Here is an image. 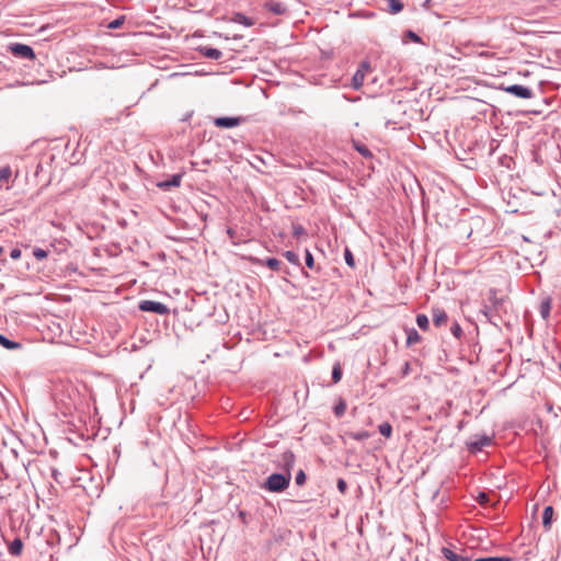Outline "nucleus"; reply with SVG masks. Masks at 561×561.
<instances>
[{"mask_svg": "<svg viewBox=\"0 0 561 561\" xmlns=\"http://www.w3.org/2000/svg\"><path fill=\"white\" fill-rule=\"evenodd\" d=\"M492 444V437L488 435H481L471 439L467 443V448L471 454H477L481 451L484 447L490 446Z\"/></svg>", "mask_w": 561, "mask_h": 561, "instance_id": "nucleus-5", "label": "nucleus"}, {"mask_svg": "<svg viewBox=\"0 0 561 561\" xmlns=\"http://www.w3.org/2000/svg\"><path fill=\"white\" fill-rule=\"evenodd\" d=\"M405 36L409 37L414 43H421V37L417 34H415L413 31H408L405 33Z\"/></svg>", "mask_w": 561, "mask_h": 561, "instance_id": "nucleus-38", "label": "nucleus"}, {"mask_svg": "<svg viewBox=\"0 0 561 561\" xmlns=\"http://www.w3.org/2000/svg\"><path fill=\"white\" fill-rule=\"evenodd\" d=\"M290 480L291 473H272L263 483V489L270 492L279 493L289 486Z\"/></svg>", "mask_w": 561, "mask_h": 561, "instance_id": "nucleus-1", "label": "nucleus"}, {"mask_svg": "<svg viewBox=\"0 0 561 561\" xmlns=\"http://www.w3.org/2000/svg\"><path fill=\"white\" fill-rule=\"evenodd\" d=\"M370 70H371L370 64L368 61H363L352 78L351 87L354 90H359L364 84L366 75Z\"/></svg>", "mask_w": 561, "mask_h": 561, "instance_id": "nucleus-4", "label": "nucleus"}, {"mask_svg": "<svg viewBox=\"0 0 561 561\" xmlns=\"http://www.w3.org/2000/svg\"><path fill=\"white\" fill-rule=\"evenodd\" d=\"M199 51L204 57L214 59V60H218L222 57V53L219 49L208 47V46L201 47Z\"/></svg>", "mask_w": 561, "mask_h": 561, "instance_id": "nucleus-12", "label": "nucleus"}, {"mask_svg": "<svg viewBox=\"0 0 561 561\" xmlns=\"http://www.w3.org/2000/svg\"><path fill=\"white\" fill-rule=\"evenodd\" d=\"M450 332L451 334L456 337V339H460L461 335H462V329L461 327L459 325L458 322H454L451 328H450Z\"/></svg>", "mask_w": 561, "mask_h": 561, "instance_id": "nucleus-33", "label": "nucleus"}, {"mask_svg": "<svg viewBox=\"0 0 561 561\" xmlns=\"http://www.w3.org/2000/svg\"><path fill=\"white\" fill-rule=\"evenodd\" d=\"M33 255L38 260L42 261L47 257L48 252L42 248H35L33 250Z\"/></svg>", "mask_w": 561, "mask_h": 561, "instance_id": "nucleus-32", "label": "nucleus"}, {"mask_svg": "<svg viewBox=\"0 0 561 561\" xmlns=\"http://www.w3.org/2000/svg\"><path fill=\"white\" fill-rule=\"evenodd\" d=\"M551 310V299L546 298L540 304V314L543 319H548Z\"/></svg>", "mask_w": 561, "mask_h": 561, "instance_id": "nucleus-20", "label": "nucleus"}, {"mask_svg": "<svg viewBox=\"0 0 561 561\" xmlns=\"http://www.w3.org/2000/svg\"><path fill=\"white\" fill-rule=\"evenodd\" d=\"M388 2V11L391 14H397L403 10V3L401 0H386Z\"/></svg>", "mask_w": 561, "mask_h": 561, "instance_id": "nucleus-19", "label": "nucleus"}, {"mask_svg": "<svg viewBox=\"0 0 561 561\" xmlns=\"http://www.w3.org/2000/svg\"><path fill=\"white\" fill-rule=\"evenodd\" d=\"M553 507L546 506L542 513V524L546 529L551 527L552 518H553Z\"/></svg>", "mask_w": 561, "mask_h": 561, "instance_id": "nucleus-16", "label": "nucleus"}, {"mask_svg": "<svg viewBox=\"0 0 561 561\" xmlns=\"http://www.w3.org/2000/svg\"><path fill=\"white\" fill-rule=\"evenodd\" d=\"M344 259H345L346 264L350 267H355V260H354L353 253L351 252V250L348 248H345Z\"/></svg>", "mask_w": 561, "mask_h": 561, "instance_id": "nucleus-31", "label": "nucleus"}, {"mask_svg": "<svg viewBox=\"0 0 561 561\" xmlns=\"http://www.w3.org/2000/svg\"><path fill=\"white\" fill-rule=\"evenodd\" d=\"M354 148L365 158H370L373 156L371 151L364 144L355 142Z\"/></svg>", "mask_w": 561, "mask_h": 561, "instance_id": "nucleus-27", "label": "nucleus"}, {"mask_svg": "<svg viewBox=\"0 0 561 561\" xmlns=\"http://www.w3.org/2000/svg\"><path fill=\"white\" fill-rule=\"evenodd\" d=\"M432 316H433V323L436 327H442V325L446 324L448 321V316L443 309L433 308Z\"/></svg>", "mask_w": 561, "mask_h": 561, "instance_id": "nucleus-10", "label": "nucleus"}, {"mask_svg": "<svg viewBox=\"0 0 561 561\" xmlns=\"http://www.w3.org/2000/svg\"><path fill=\"white\" fill-rule=\"evenodd\" d=\"M473 561H511V558L506 557H484V558H478Z\"/></svg>", "mask_w": 561, "mask_h": 561, "instance_id": "nucleus-34", "label": "nucleus"}, {"mask_svg": "<svg viewBox=\"0 0 561 561\" xmlns=\"http://www.w3.org/2000/svg\"><path fill=\"white\" fill-rule=\"evenodd\" d=\"M442 553L448 561H471L469 557L462 553H457L448 547H443Z\"/></svg>", "mask_w": 561, "mask_h": 561, "instance_id": "nucleus-9", "label": "nucleus"}, {"mask_svg": "<svg viewBox=\"0 0 561 561\" xmlns=\"http://www.w3.org/2000/svg\"><path fill=\"white\" fill-rule=\"evenodd\" d=\"M405 332H407L408 346H411V345H414V344L421 342L422 337L414 328L407 329Z\"/></svg>", "mask_w": 561, "mask_h": 561, "instance_id": "nucleus-15", "label": "nucleus"}, {"mask_svg": "<svg viewBox=\"0 0 561 561\" xmlns=\"http://www.w3.org/2000/svg\"><path fill=\"white\" fill-rule=\"evenodd\" d=\"M305 261H306V265L309 268H313L314 267V259H313V255L311 254V252L309 250H306Z\"/></svg>", "mask_w": 561, "mask_h": 561, "instance_id": "nucleus-35", "label": "nucleus"}, {"mask_svg": "<svg viewBox=\"0 0 561 561\" xmlns=\"http://www.w3.org/2000/svg\"><path fill=\"white\" fill-rule=\"evenodd\" d=\"M347 436L354 440L363 442L370 437V434L367 431L359 432H348Z\"/></svg>", "mask_w": 561, "mask_h": 561, "instance_id": "nucleus-22", "label": "nucleus"}, {"mask_svg": "<svg viewBox=\"0 0 561 561\" xmlns=\"http://www.w3.org/2000/svg\"><path fill=\"white\" fill-rule=\"evenodd\" d=\"M416 323L421 330L426 331L430 327V321L426 314L419 313L416 316Z\"/></svg>", "mask_w": 561, "mask_h": 561, "instance_id": "nucleus-25", "label": "nucleus"}, {"mask_svg": "<svg viewBox=\"0 0 561 561\" xmlns=\"http://www.w3.org/2000/svg\"><path fill=\"white\" fill-rule=\"evenodd\" d=\"M336 486H337V490L344 494L347 490V484H346V481L344 479H339L337 480V483H336Z\"/></svg>", "mask_w": 561, "mask_h": 561, "instance_id": "nucleus-37", "label": "nucleus"}, {"mask_svg": "<svg viewBox=\"0 0 561 561\" xmlns=\"http://www.w3.org/2000/svg\"><path fill=\"white\" fill-rule=\"evenodd\" d=\"M379 433L386 438H390L392 435V426L389 422H383L378 426Z\"/></svg>", "mask_w": 561, "mask_h": 561, "instance_id": "nucleus-24", "label": "nucleus"}, {"mask_svg": "<svg viewBox=\"0 0 561 561\" xmlns=\"http://www.w3.org/2000/svg\"><path fill=\"white\" fill-rule=\"evenodd\" d=\"M239 516H240V518H242V519L244 520V518H245V513H244V512H240V513H239Z\"/></svg>", "mask_w": 561, "mask_h": 561, "instance_id": "nucleus-44", "label": "nucleus"}, {"mask_svg": "<svg viewBox=\"0 0 561 561\" xmlns=\"http://www.w3.org/2000/svg\"><path fill=\"white\" fill-rule=\"evenodd\" d=\"M488 501H489V495L484 492L480 493V495L478 497V502L483 505V504H486Z\"/></svg>", "mask_w": 561, "mask_h": 561, "instance_id": "nucleus-40", "label": "nucleus"}, {"mask_svg": "<svg viewBox=\"0 0 561 561\" xmlns=\"http://www.w3.org/2000/svg\"><path fill=\"white\" fill-rule=\"evenodd\" d=\"M409 371V363H405V366H404V371L403 374L407 375Z\"/></svg>", "mask_w": 561, "mask_h": 561, "instance_id": "nucleus-43", "label": "nucleus"}, {"mask_svg": "<svg viewBox=\"0 0 561 561\" xmlns=\"http://www.w3.org/2000/svg\"><path fill=\"white\" fill-rule=\"evenodd\" d=\"M0 344L7 350H15L21 347L20 343L11 341L2 334H0Z\"/></svg>", "mask_w": 561, "mask_h": 561, "instance_id": "nucleus-21", "label": "nucleus"}, {"mask_svg": "<svg viewBox=\"0 0 561 561\" xmlns=\"http://www.w3.org/2000/svg\"><path fill=\"white\" fill-rule=\"evenodd\" d=\"M23 550V542L20 538H15L9 546V552L12 556H20Z\"/></svg>", "mask_w": 561, "mask_h": 561, "instance_id": "nucleus-18", "label": "nucleus"}, {"mask_svg": "<svg viewBox=\"0 0 561 561\" xmlns=\"http://www.w3.org/2000/svg\"><path fill=\"white\" fill-rule=\"evenodd\" d=\"M503 90L519 99H531L534 95V92L530 88L522 84H512L503 88Z\"/></svg>", "mask_w": 561, "mask_h": 561, "instance_id": "nucleus-6", "label": "nucleus"}, {"mask_svg": "<svg viewBox=\"0 0 561 561\" xmlns=\"http://www.w3.org/2000/svg\"><path fill=\"white\" fill-rule=\"evenodd\" d=\"M138 308L140 311L153 312L160 316H165L170 312L169 308L164 304L153 300H141Z\"/></svg>", "mask_w": 561, "mask_h": 561, "instance_id": "nucleus-3", "label": "nucleus"}, {"mask_svg": "<svg viewBox=\"0 0 561 561\" xmlns=\"http://www.w3.org/2000/svg\"><path fill=\"white\" fill-rule=\"evenodd\" d=\"M305 231V229L301 226H297L294 228V234L299 236Z\"/></svg>", "mask_w": 561, "mask_h": 561, "instance_id": "nucleus-41", "label": "nucleus"}, {"mask_svg": "<svg viewBox=\"0 0 561 561\" xmlns=\"http://www.w3.org/2000/svg\"><path fill=\"white\" fill-rule=\"evenodd\" d=\"M125 23V16H118L117 19L113 20L108 23L107 27L111 30L119 28Z\"/></svg>", "mask_w": 561, "mask_h": 561, "instance_id": "nucleus-29", "label": "nucleus"}, {"mask_svg": "<svg viewBox=\"0 0 561 561\" xmlns=\"http://www.w3.org/2000/svg\"><path fill=\"white\" fill-rule=\"evenodd\" d=\"M334 414L336 417H342L346 411V402L342 398L339 399L337 403L335 404Z\"/></svg>", "mask_w": 561, "mask_h": 561, "instance_id": "nucleus-23", "label": "nucleus"}, {"mask_svg": "<svg viewBox=\"0 0 561 561\" xmlns=\"http://www.w3.org/2000/svg\"><path fill=\"white\" fill-rule=\"evenodd\" d=\"M8 50L18 58L33 60L35 53L33 48L26 44L13 43L8 46Z\"/></svg>", "mask_w": 561, "mask_h": 561, "instance_id": "nucleus-2", "label": "nucleus"}, {"mask_svg": "<svg viewBox=\"0 0 561 561\" xmlns=\"http://www.w3.org/2000/svg\"><path fill=\"white\" fill-rule=\"evenodd\" d=\"M3 253V248L0 247V255Z\"/></svg>", "mask_w": 561, "mask_h": 561, "instance_id": "nucleus-45", "label": "nucleus"}, {"mask_svg": "<svg viewBox=\"0 0 561 561\" xmlns=\"http://www.w3.org/2000/svg\"><path fill=\"white\" fill-rule=\"evenodd\" d=\"M257 264H264L268 268H271L274 272H279L282 267V262L277 260L276 257H267L264 261L263 260H256Z\"/></svg>", "mask_w": 561, "mask_h": 561, "instance_id": "nucleus-13", "label": "nucleus"}, {"mask_svg": "<svg viewBox=\"0 0 561 561\" xmlns=\"http://www.w3.org/2000/svg\"><path fill=\"white\" fill-rule=\"evenodd\" d=\"M342 378V367L341 364L337 362L334 364L332 368V381L333 383H337Z\"/></svg>", "mask_w": 561, "mask_h": 561, "instance_id": "nucleus-26", "label": "nucleus"}, {"mask_svg": "<svg viewBox=\"0 0 561 561\" xmlns=\"http://www.w3.org/2000/svg\"><path fill=\"white\" fill-rule=\"evenodd\" d=\"M242 122H243L242 117L224 116V117H217L214 121V124L216 127H219V128H233L236 126H239Z\"/></svg>", "mask_w": 561, "mask_h": 561, "instance_id": "nucleus-8", "label": "nucleus"}, {"mask_svg": "<svg viewBox=\"0 0 561 561\" xmlns=\"http://www.w3.org/2000/svg\"><path fill=\"white\" fill-rule=\"evenodd\" d=\"M12 172L10 167H4L0 169V182H7L11 178Z\"/></svg>", "mask_w": 561, "mask_h": 561, "instance_id": "nucleus-30", "label": "nucleus"}, {"mask_svg": "<svg viewBox=\"0 0 561 561\" xmlns=\"http://www.w3.org/2000/svg\"><path fill=\"white\" fill-rule=\"evenodd\" d=\"M232 21L234 23L244 25L247 27H250V26L254 25L253 19L247 16L245 14H243L241 12L234 13L233 16H232Z\"/></svg>", "mask_w": 561, "mask_h": 561, "instance_id": "nucleus-14", "label": "nucleus"}, {"mask_svg": "<svg viewBox=\"0 0 561 561\" xmlns=\"http://www.w3.org/2000/svg\"><path fill=\"white\" fill-rule=\"evenodd\" d=\"M21 254H22V252H21V250H20L19 248H14V249H12V250H11V252H10V256H11V259H12V260H18V259H20V257H21Z\"/></svg>", "mask_w": 561, "mask_h": 561, "instance_id": "nucleus-39", "label": "nucleus"}, {"mask_svg": "<svg viewBox=\"0 0 561 561\" xmlns=\"http://www.w3.org/2000/svg\"><path fill=\"white\" fill-rule=\"evenodd\" d=\"M306 473L304 470H299L296 474L295 482L297 485H302L306 482Z\"/></svg>", "mask_w": 561, "mask_h": 561, "instance_id": "nucleus-36", "label": "nucleus"}, {"mask_svg": "<svg viewBox=\"0 0 561 561\" xmlns=\"http://www.w3.org/2000/svg\"><path fill=\"white\" fill-rule=\"evenodd\" d=\"M182 175L181 174H174L172 178L168 181H164L159 184L161 188H169V187H178L181 185Z\"/></svg>", "mask_w": 561, "mask_h": 561, "instance_id": "nucleus-17", "label": "nucleus"}, {"mask_svg": "<svg viewBox=\"0 0 561 561\" xmlns=\"http://www.w3.org/2000/svg\"><path fill=\"white\" fill-rule=\"evenodd\" d=\"M59 474H60V473H59L56 469H53V471H51V476H53V478L55 479V481H56V482H58V483H60L59 478H58V477H59Z\"/></svg>", "mask_w": 561, "mask_h": 561, "instance_id": "nucleus-42", "label": "nucleus"}, {"mask_svg": "<svg viewBox=\"0 0 561 561\" xmlns=\"http://www.w3.org/2000/svg\"><path fill=\"white\" fill-rule=\"evenodd\" d=\"M264 7L267 11L274 13L275 15H282L286 12V7L282 2L271 0L267 1Z\"/></svg>", "mask_w": 561, "mask_h": 561, "instance_id": "nucleus-11", "label": "nucleus"}, {"mask_svg": "<svg viewBox=\"0 0 561 561\" xmlns=\"http://www.w3.org/2000/svg\"><path fill=\"white\" fill-rule=\"evenodd\" d=\"M296 461L295 454L291 450H285L279 455L278 467L282 468L285 473H291Z\"/></svg>", "mask_w": 561, "mask_h": 561, "instance_id": "nucleus-7", "label": "nucleus"}, {"mask_svg": "<svg viewBox=\"0 0 561 561\" xmlns=\"http://www.w3.org/2000/svg\"><path fill=\"white\" fill-rule=\"evenodd\" d=\"M284 256L286 257V260L289 263L298 265V266L300 265L299 256L294 251H286L284 253Z\"/></svg>", "mask_w": 561, "mask_h": 561, "instance_id": "nucleus-28", "label": "nucleus"}]
</instances>
